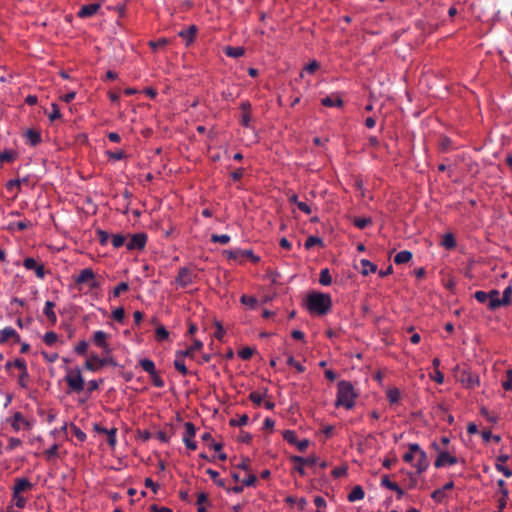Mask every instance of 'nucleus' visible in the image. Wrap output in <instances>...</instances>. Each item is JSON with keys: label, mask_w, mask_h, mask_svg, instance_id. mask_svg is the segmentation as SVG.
Returning a JSON list of instances; mask_svg holds the SVG:
<instances>
[{"label": "nucleus", "mask_w": 512, "mask_h": 512, "mask_svg": "<svg viewBox=\"0 0 512 512\" xmlns=\"http://www.w3.org/2000/svg\"><path fill=\"white\" fill-rule=\"evenodd\" d=\"M307 309L311 313L318 315L327 314L332 306V300L329 294L321 292H312L306 298Z\"/></svg>", "instance_id": "f257e3e1"}, {"label": "nucleus", "mask_w": 512, "mask_h": 512, "mask_svg": "<svg viewBox=\"0 0 512 512\" xmlns=\"http://www.w3.org/2000/svg\"><path fill=\"white\" fill-rule=\"evenodd\" d=\"M337 388L335 406L344 407L347 410L352 409L355 406V400L358 395L351 382L345 380L339 381Z\"/></svg>", "instance_id": "f03ea898"}, {"label": "nucleus", "mask_w": 512, "mask_h": 512, "mask_svg": "<svg viewBox=\"0 0 512 512\" xmlns=\"http://www.w3.org/2000/svg\"><path fill=\"white\" fill-rule=\"evenodd\" d=\"M64 380L71 392H82L85 389V381L82 376V371L79 367L76 368H65Z\"/></svg>", "instance_id": "7ed1b4c3"}, {"label": "nucleus", "mask_w": 512, "mask_h": 512, "mask_svg": "<svg viewBox=\"0 0 512 512\" xmlns=\"http://www.w3.org/2000/svg\"><path fill=\"white\" fill-rule=\"evenodd\" d=\"M408 447L410 450L416 452L413 467L417 470V473L421 474L425 472L430 465L426 452L422 450L417 443H410Z\"/></svg>", "instance_id": "20e7f679"}, {"label": "nucleus", "mask_w": 512, "mask_h": 512, "mask_svg": "<svg viewBox=\"0 0 512 512\" xmlns=\"http://www.w3.org/2000/svg\"><path fill=\"white\" fill-rule=\"evenodd\" d=\"M75 281L77 284L87 285L91 290L99 289L101 286V283L98 281L95 273L91 268L82 269L76 277Z\"/></svg>", "instance_id": "39448f33"}, {"label": "nucleus", "mask_w": 512, "mask_h": 512, "mask_svg": "<svg viewBox=\"0 0 512 512\" xmlns=\"http://www.w3.org/2000/svg\"><path fill=\"white\" fill-rule=\"evenodd\" d=\"M7 422L15 432H19L20 430H30L33 426V423L26 419L20 412H15Z\"/></svg>", "instance_id": "423d86ee"}, {"label": "nucleus", "mask_w": 512, "mask_h": 512, "mask_svg": "<svg viewBox=\"0 0 512 512\" xmlns=\"http://www.w3.org/2000/svg\"><path fill=\"white\" fill-rule=\"evenodd\" d=\"M196 274L188 267H182L178 271V275L175 278V284L178 287L184 288L192 284Z\"/></svg>", "instance_id": "0eeeda50"}, {"label": "nucleus", "mask_w": 512, "mask_h": 512, "mask_svg": "<svg viewBox=\"0 0 512 512\" xmlns=\"http://www.w3.org/2000/svg\"><path fill=\"white\" fill-rule=\"evenodd\" d=\"M195 435H196V429H195L194 424L191 422H186L185 423V433L183 436V442H184L185 446L190 450L197 449V444L193 440Z\"/></svg>", "instance_id": "6e6552de"}, {"label": "nucleus", "mask_w": 512, "mask_h": 512, "mask_svg": "<svg viewBox=\"0 0 512 512\" xmlns=\"http://www.w3.org/2000/svg\"><path fill=\"white\" fill-rule=\"evenodd\" d=\"M457 463H458V459L455 456L450 455L446 451H439L438 456L434 462V466L436 468H441L444 466H452Z\"/></svg>", "instance_id": "1a4fd4ad"}, {"label": "nucleus", "mask_w": 512, "mask_h": 512, "mask_svg": "<svg viewBox=\"0 0 512 512\" xmlns=\"http://www.w3.org/2000/svg\"><path fill=\"white\" fill-rule=\"evenodd\" d=\"M108 335L102 330L95 331L93 334V343L101 348L105 354L111 353V348L107 342Z\"/></svg>", "instance_id": "9d476101"}, {"label": "nucleus", "mask_w": 512, "mask_h": 512, "mask_svg": "<svg viewBox=\"0 0 512 512\" xmlns=\"http://www.w3.org/2000/svg\"><path fill=\"white\" fill-rule=\"evenodd\" d=\"M147 237L144 233H138L131 236L126 246L128 250H140L144 248Z\"/></svg>", "instance_id": "9b49d317"}, {"label": "nucleus", "mask_w": 512, "mask_h": 512, "mask_svg": "<svg viewBox=\"0 0 512 512\" xmlns=\"http://www.w3.org/2000/svg\"><path fill=\"white\" fill-rule=\"evenodd\" d=\"M23 265L27 270H34L36 276L39 279H44V277H45L44 266L41 264H38L34 258L28 257V258L24 259Z\"/></svg>", "instance_id": "f8f14e48"}, {"label": "nucleus", "mask_w": 512, "mask_h": 512, "mask_svg": "<svg viewBox=\"0 0 512 512\" xmlns=\"http://www.w3.org/2000/svg\"><path fill=\"white\" fill-rule=\"evenodd\" d=\"M33 488V484L27 478H17L15 479L14 486L12 488V493L22 494L26 491H29Z\"/></svg>", "instance_id": "ddd939ff"}, {"label": "nucleus", "mask_w": 512, "mask_h": 512, "mask_svg": "<svg viewBox=\"0 0 512 512\" xmlns=\"http://www.w3.org/2000/svg\"><path fill=\"white\" fill-rule=\"evenodd\" d=\"M489 294V302H488V308L490 310H496L497 308L504 306V303H502V298L500 296V292L498 290H490L488 292Z\"/></svg>", "instance_id": "4468645a"}, {"label": "nucleus", "mask_w": 512, "mask_h": 512, "mask_svg": "<svg viewBox=\"0 0 512 512\" xmlns=\"http://www.w3.org/2000/svg\"><path fill=\"white\" fill-rule=\"evenodd\" d=\"M11 338H13L15 342L20 341V337L14 328L5 327L0 331V344L6 342L8 339Z\"/></svg>", "instance_id": "2eb2a0df"}, {"label": "nucleus", "mask_w": 512, "mask_h": 512, "mask_svg": "<svg viewBox=\"0 0 512 512\" xmlns=\"http://www.w3.org/2000/svg\"><path fill=\"white\" fill-rule=\"evenodd\" d=\"M291 460L297 464H301L307 467H313L318 463V458L314 455L308 457L293 456Z\"/></svg>", "instance_id": "dca6fc26"}, {"label": "nucleus", "mask_w": 512, "mask_h": 512, "mask_svg": "<svg viewBox=\"0 0 512 512\" xmlns=\"http://www.w3.org/2000/svg\"><path fill=\"white\" fill-rule=\"evenodd\" d=\"M100 8V4L93 3L89 5H84L78 12L79 17H90L94 15L98 9Z\"/></svg>", "instance_id": "f3484780"}, {"label": "nucleus", "mask_w": 512, "mask_h": 512, "mask_svg": "<svg viewBox=\"0 0 512 512\" xmlns=\"http://www.w3.org/2000/svg\"><path fill=\"white\" fill-rule=\"evenodd\" d=\"M196 31H197L196 26L191 25L188 29L180 31L178 33V35L186 41L187 45H189L194 41Z\"/></svg>", "instance_id": "a211bd4d"}, {"label": "nucleus", "mask_w": 512, "mask_h": 512, "mask_svg": "<svg viewBox=\"0 0 512 512\" xmlns=\"http://www.w3.org/2000/svg\"><path fill=\"white\" fill-rule=\"evenodd\" d=\"M322 105L326 107H342L343 101L338 95H330L321 100Z\"/></svg>", "instance_id": "6ab92c4d"}, {"label": "nucleus", "mask_w": 512, "mask_h": 512, "mask_svg": "<svg viewBox=\"0 0 512 512\" xmlns=\"http://www.w3.org/2000/svg\"><path fill=\"white\" fill-rule=\"evenodd\" d=\"M55 304L54 302L52 301H46L45 303V306H44V309H43V314L47 317V319L49 321H51L53 324L56 323L57 321V316H56V313L54 312L53 308H54Z\"/></svg>", "instance_id": "aec40b11"}, {"label": "nucleus", "mask_w": 512, "mask_h": 512, "mask_svg": "<svg viewBox=\"0 0 512 512\" xmlns=\"http://www.w3.org/2000/svg\"><path fill=\"white\" fill-rule=\"evenodd\" d=\"M203 347V343L202 341L200 340H194V343L191 347L187 348L186 350H183V351H177L178 353V357L181 356V357H192L193 355V352L196 351V350H200L201 348Z\"/></svg>", "instance_id": "412c9836"}, {"label": "nucleus", "mask_w": 512, "mask_h": 512, "mask_svg": "<svg viewBox=\"0 0 512 512\" xmlns=\"http://www.w3.org/2000/svg\"><path fill=\"white\" fill-rule=\"evenodd\" d=\"M365 496L364 490L361 486L357 485L355 486L351 492L348 494V501L349 502H356L359 500H362Z\"/></svg>", "instance_id": "4be33fe9"}, {"label": "nucleus", "mask_w": 512, "mask_h": 512, "mask_svg": "<svg viewBox=\"0 0 512 512\" xmlns=\"http://www.w3.org/2000/svg\"><path fill=\"white\" fill-rule=\"evenodd\" d=\"M139 365L149 375L155 374V372L157 371L156 367H155V364H154V362L151 359H148V358L141 359L139 361Z\"/></svg>", "instance_id": "5701e85b"}, {"label": "nucleus", "mask_w": 512, "mask_h": 512, "mask_svg": "<svg viewBox=\"0 0 512 512\" xmlns=\"http://www.w3.org/2000/svg\"><path fill=\"white\" fill-rule=\"evenodd\" d=\"M92 360L95 361L99 366H106L111 365L113 367L117 366V362L114 360L113 357L110 356V354H106L105 357L100 358L98 356H93Z\"/></svg>", "instance_id": "b1692460"}, {"label": "nucleus", "mask_w": 512, "mask_h": 512, "mask_svg": "<svg viewBox=\"0 0 512 512\" xmlns=\"http://www.w3.org/2000/svg\"><path fill=\"white\" fill-rule=\"evenodd\" d=\"M360 264H361V272L363 275H368V274L374 273L377 270V266L367 259H362L360 261Z\"/></svg>", "instance_id": "393cba45"}, {"label": "nucleus", "mask_w": 512, "mask_h": 512, "mask_svg": "<svg viewBox=\"0 0 512 512\" xmlns=\"http://www.w3.org/2000/svg\"><path fill=\"white\" fill-rule=\"evenodd\" d=\"M412 259V253L407 250H403L398 252L394 257V262L396 264H404L409 262Z\"/></svg>", "instance_id": "a878e982"}, {"label": "nucleus", "mask_w": 512, "mask_h": 512, "mask_svg": "<svg viewBox=\"0 0 512 512\" xmlns=\"http://www.w3.org/2000/svg\"><path fill=\"white\" fill-rule=\"evenodd\" d=\"M11 503L18 509H23L27 504V499L20 493H12Z\"/></svg>", "instance_id": "bb28decb"}, {"label": "nucleus", "mask_w": 512, "mask_h": 512, "mask_svg": "<svg viewBox=\"0 0 512 512\" xmlns=\"http://www.w3.org/2000/svg\"><path fill=\"white\" fill-rule=\"evenodd\" d=\"M184 358L185 357H181V356L178 357V353L176 352V358L174 360V367L177 371H179L182 375L185 376L188 374V370L184 363Z\"/></svg>", "instance_id": "cd10ccee"}, {"label": "nucleus", "mask_w": 512, "mask_h": 512, "mask_svg": "<svg viewBox=\"0 0 512 512\" xmlns=\"http://www.w3.org/2000/svg\"><path fill=\"white\" fill-rule=\"evenodd\" d=\"M225 54L232 58H238L244 54V48L228 46L225 48Z\"/></svg>", "instance_id": "c85d7f7f"}, {"label": "nucleus", "mask_w": 512, "mask_h": 512, "mask_svg": "<svg viewBox=\"0 0 512 512\" xmlns=\"http://www.w3.org/2000/svg\"><path fill=\"white\" fill-rule=\"evenodd\" d=\"M240 301L250 309H254L258 304L257 298L253 296L242 295Z\"/></svg>", "instance_id": "c756f323"}, {"label": "nucleus", "mask_w": 512, "mask_h": 512, "mask_svg": "<svg viewBox=\"0 0 512 512\" xmlns=\"http://www.w3.org/2000/svg\"><path fill=\"white\" fill-rule=\"evenodd\" d=\"M319 282L323 286H329L332 283V278L327 268L321 270Z\"/></svg>", "instance_id": "7c9ffc66"}, {"label": "nucleus", "mask_w": 512, "mask_h": 512, "mask_svg": "<svg viewBox=\"0 0 512 512\" xmlns=\"http://www.w3.org/2000/svg\"><path fill=\"white\" fill-rule=\"evenodd\" d=\"M43 341L48 346H54L58 342V335L53 331L46 332L43 336Z\"/></svg>", "instance_id": "2f4dec72"}, {"label": "nucleus", "mask_w": 512, "mask_h": 512, "mask_svg": "<svg viewBox=\"0 0 512 512\" xmlns=\"http://www.w3.org/2000/svg\"><path fill=\"white\" fill-rule=\"evenodd\" d=\"M58 449H59V445L57 443H54L49 449H47L44 452L45 458L47 460H52V459L58 457Z\"/></svg>", "instance_id": "473e14b6"}, {"label": "nucleus", "mask_w": 512, "mask_h": 512, "mask_svg": "<svg viewBox=\"0 0 512 512\" xmlns=\"http://www.w3.org/2000/svg\"><path fill=\"white\" fill-rule=\"evenodd\" d=\"M155 337H156L157 341L161 342V341L168 339L169 333L164 326H159L155 330Z\"/></svg>", "instance_id": "72a5a7b5"}, {"label": "nucleus", "mask_w": 512, "mask_h": 512, "mask_svg": "<svg viewBox=\"0 0 512 512\" xmlns=\"http://www.w3.org/2000/svg\"><path fill=\"white\" fill-rule=\"evenodd\" d=\"M125 242H126V238L122 234H115V235H112V237H111V243L114 248H119V247L123 246L125 244Z\"/></svg>", "instance_id": "f704fd0d"}, {"label": "nucleus", "mask_w": 512, "mask_h": 512, "mask_svg": "<svg viewBox=\"0 0 512 512\" xmlns=\"http://www.w3.org/2000/svg\"><path fill=\"white\" fill-rule=\"evenodd\" d=\"M105 434L107 435L108 444L112 448L115 447L116 442H117V439H116L117 430H116V428H111L110 430H105Z\"/></svg>", "instance_id": "c9c22d12"}, {"label": "nucleus", "mask_w": 512, "mask_h": 512, "mask_svg": "<svg viewBox=\"0 0 512 512\" xmlns=\"http://www.w3.org/2000/svg\"><path fill=\"white\" fill-rule=\"evenodd\" d=\"M251 122H252L251 112L242 113L241 118H240L241 125L247 129H252Z\"/></svg>", "instance_id": "e433bc0d"}, {"label": "nucleus", "mask_w": 512, "mask_h": 512, "mask_svg": "<svg viewBox=\"0 0 512 512\" xmlns=\"http://www.w3.org/2000/svg\"><path fill=\"white\" fill-rule=\"evenodd\" d=\"M372 223L371 218L358 217L354 219V224L359 229H364L366 226Z\"/></svg>", "instance_id": "4c0bfd02"}, {"label": "nucleus", "mask_w": 512, "mask_h": 512, "mask_svg": "<svg viewBox=\"0 0 512 512\" xmlns=\"http://www.w3.org/2000/svg\"><path fill=\"white\" fill-rule=\"evenodd\" d=\"M51 109L52 111L48 115L50 121H55L56 119H60L62 117L57 104L52 103Z\"/></svg>", "instance_id": "58836bf2"}, {"label": "nucleus", "mask_w": 512, "mask_h": 512, "mask_svg": "<svg viewBox=\"0 0 512 512\" xmlns=\"http://www.w3.org/2000/svg\"><path fill=\"white\" fill-rule=\"evenodd\" d=\"M211 241L214 242V243L218 242V243H221V244H227L230 241V236L227 235V234H221V235L213 234L211 236Z\"/></svg>", "instance_id": "ea45409f"}, {"label": "nucleus", "mask_w": 512, "mask_h": 512, "mask_svg": "<svg viewBox=\"0 0 512 512\" xmlns=\"http://www.w3.org/2000/svg\"><path fill=\"white\" fill-rule=\"evenodd\" d=\"M511 296H512V286H507L502 294V303H504V306L509 305L511 302Z\"/></svg>", "instance_id": "a19ab883"}, {"label": "nucleus", "mask_w": 512, "mask_h": 512, "mask_svg": "<svg viewBox=\"0 0 512 512\" xmlns=\"http://www.w3.org/2000/svg\"><path fill=\"white\" fill-rule=\"evenodd\" d=\"M102 382H103L102 379H98V380L93 379V380L88 381L86 384V391L88 393H91V392L97 390Z\"/></svg>", "instance_id": "79ce46f5"}, {"label": "nucleus", "mask_w": 512, "mask_h": 512, "mask_svg": "<svg viewBox=\"0 0 512 512\" xmlns=\"http://www.w3.org/2000/svg\"><path fill=\"white\" fill-rule=\"evenodd\" d=\"M286 362L288 365L293 366L300 373L305 371V367L301 363L297 362L291 355L287 357Z\"/></svg>", "instance_id": "37998d69"}, {"label": "nucleus", "mask_w": 512, "mask_h": 512, "mask_svg": "<svg viewBox=\"0 0 512 512\" xmlns=\"http://www.w3.org/2000/svg\"><path fill=\"white\" fill-rule=\"evenodd\" d=\"M28 380H29V373L28 370H24L20 372L19 378H18V384L22 388L28 387Z\"/></svg>", "instance_id": "c03bdc74"}, {"label": "nucleus", "mask_w": 512, "mask_h": 512, "mask_svg": "<svg viewBox=\"0 0 512 512\" xmlns=\"http://www.w3.org/2000/svg\"><path fill=\"white\" fill-rule=\"evenodd\" d=\"M283 438L290 444L295 445L297 443V436L293 430H286L283 433Z\"/></svg>", "instance_id": "a18cd8bd"}, {"label": "nucleus", "mask_w": 512, "mask_h": 512, "mask_svg": "<svg viewBox=\"0 0 512 512\" xmlns=\"http://www.w3.org/2000/svg\"><path fill=\"white\" fill-rule=\"evenodd\" d=\"M318 244H322V239L316 236H310L307 238L304 245L306 249H310Z\"/></svg>", "instance_id": "49530a36"}, {"label": "nucleus", "mask_w": 512, "mask_h": 512, "mask_svg": "<svg viewBox=\"0 0 512 512\" xmlns=\"http://www.w3.org/2000/svg\"><path fill=\"white\" fill-rule=\"evenodd\" d=\"M502 387L506 391H512V370L506 372V379L502 383Z\"/></svg>", "instance_id": "de8ad7c7"}, {"label": "nucleus", "mask_w": 512, "mask_h": 512, "mask_svg": "<svg viewBox=\"0 0 512 512\" xmlns=\"http://www.w3.org/2000/svg\"><path fill=\"white\" fill-rule=\"evenodd\" d=\"M112 317L117 322H122L125 317V311L122 307H118L112 311Z\"/></svg>", "instance_id": "09e8293b"}, {"label": "nucleus", "mask_w": 512, "mask_h": 512, "mask_svg": "<svg viewBox=\"0 0 512 512\" xmlns=\"http://www.w3.org/2000/svg\"><path fill=\"white\" fill-rule=\"evenodd\" d=\"M387 398L388 400L391 402V403H396L399 401L400 399V392L398 389L394 388V389H390L388 392H387Z\"/></svg>", "instance_id": "8fccbe9b"}, {"label": "nucleus", "mask_w": 512, "mask_h": 512, "mask_svg": "<svg viewBox=\"0 0 512 512\" xmlns=\"http://www.w3.org/2000/svg\"><path fill=\"white\" fill-rule=\"evenodd\" d=\"M252 355H253V349H251L250 347H244L238 351V356L242 360H248L251 358Z\"/></svg>", "instance_id": "3c124183"}, {"label": "nucleus", "mask_w": 512, "mask_h": 512, "mask_svg": "<svg viewBox=\"0 0 512 512\" xmlns=\"http://www.w3.org/2000/svg\"><path fill=\"white\" fill-rule=\"evenodd\" d=\"M474 297L479 303L488 304L489 302V294L485 291H476Z\"/></svg>", "instance_id": "603ef678"}, {"label": "nucleus", "mask_w": 512, "mask_h": 512, "mask_svg": "<svg viewBox=\"0 0 512 512\" xmlns=\"http://www.w3.org/2000/svg\"><path fill=\"white\" fill-rule=\"evenodd\" d=\"M149 376H150L151 381L155 387H157V388L164 387L165 383H164L163 379L159 376L157 371L155 372V374H151Z\"/></svg>", "instance_id": "864d4df0"}, {"label": "nucleus", "mask_w": 512, "mask_h": 512, "mask_svg": "<svg viewBox=\"0 0 512 512\" xmlns=\"http://www.w3.org/2000/svg\"><path fill=\"white\" fill-rule=\"evenodd\" d=\"M127 290H128V284L126 282H121L114 288V290L112 292V296L118 297L122 292H125Z\"/></svg>", "instance_id": "5fc2aeb1"}, {"label": "nucleus", "mask_w": 512, "mask_h": 512, "mask_svg": "<svg viewBox=\"0 0 512 512\" xmlns=\"http://www.w3.org/2000/svg\"><path fill=\"white\" fill-rule=\"evenodd\" d=\"M87 347H88V343L86 341L82 340L77 343L74 350L77 354L83 355L86 353Z\"/></svg>", "instance_id": "6e6d98bb"}, {"label": "nucleus", "mask_w": 512, "mask_h": 512, "mask_svg": "<svg viewBox=\"0 0 512 512\" xmlns=\"http://www.w3.org/2000/svg\"><path fill=\"white\" fill-rule=\"evenodd\" d=\"M443 246L451 249L455 246V240L452 234H446L443 238Z\"/></svg>", "instance_id": "4d7b16f0"}, {"label": "nucleus", "mask_w": 512, "mask_h": 512, "mask_svg": "<svg viewBox=\"0 0 512 512\" xmlns=\"http://www.w3.org/2000/svg\"><path fill=\"white\" fill-rule=\"evenodd\" d=\"M72 432L74 436L81 442L86 439V434L77 426L71 425Z\"/></svg>", "instance_id": "13d9d810"}, {"label": "nucleus", "mask_w": 512, "mask_h": 512, "mask_svg": "<svg viewBox=\"0 0 512 512\" xmlns=\"http://www.w3.org/2000/svg\"><path fill=\"white\" fill-rule=\"evenodd\" d=\"M248 416L246 414L241 415L238 419H232L230 424L233 426H243L248 422Z\"/></svg>", "instance_id": "bf43d9fd"}, {"label": "nucleus", "mask_w": 512, "mask_h": 512, "mask_svg": "<svg viewBox=\"0 0 512 512\" xmlns=\"http://www.w3.org/2000/svg\"><path fill=\"white\" fill-rule=\"evenodd\" d=\"M15 154L11 151L0 152V162H11L14 160Z\"/></svg>", "instance_id": "052dcab7"}, {"label": "nucleus", "mask_w": 512, "mask_h": 512, "mask_svg": "<svg viewBox=\"0 0 512 512\" xmlns=\"http://www.w3.org/2000/svg\"><path fill=\"white\" fill-rule=\"evenodd\" d=\"M507 498H508V490L503 489L502 496L498 499V507L500 510H503L506 507Z\"/></svg>", "instance_id": "680f3d73"}, {"label": "nucleus", "mask_w": 512, "mask_h": 512, "mask_svg": "<svg viewBox=\"0 0 512 512\" xmlns=\"http://www.w3.org/2000/svg\"><path fill=\"white\" fill-rule=\"evenodd\" d=\"M381 485L387 489H390L393 491V489H396V483L391 482L389 477L387 475H384L381 479Z\"/></svg>", "instance_id": "e2e57ef3"}, {"label": "nucleus", "mask_w": 512, "mask_h": 512, "mask_svg": "<svg viewBox=\"0 0 512 512\" xmlns=\"http://www.w3.org/2000/svg\"><path fill=\"white\" fill-rule=\"evenodd\" d=\"M107 156L109 159H112V160H115V161H118V160H121L124 158V152L122 150H118V151H108L107 152Z\"/></svg>", "instance_id": "0e129e2a"}, {"label": "nucleus", "mask_w": 512, "mask_h": 512, "mask_svg": "<svg viewBox=\"0 0 512 512\" xmlns=\"http://www.w3.org/2000/svg\"><path fill=\"white\" fill-rule=\"evenodd\" d=\"M22 444V441L19 438L11 437L8 440V446L7 450L11 451L15 449L16 447L20 446Z\"/></svg>", "instance_id": "69168bd1"}, {"label": "nucleus", "mask_w": 512, "mask_h": 512, "mask_svg": "<svg viewBox=\"0 0 512 512\" xmlns=\"http://www.w3.org/2000/svg\"><path fill=\"white\" fill-rule=\"evenodd\" d=\"M496 469L499 471V472H502L503 475L507 478L511 477L512 476V471L505 465L501 464V463H497L496 464Z\"/></svg>", "instance_id": "338daca9"}, {"label": "nucleus", "mask_w": 512, "mask_h": 512, "mask_svg": "<svg viewBox=\"0 0 512 512\" xmlns=\"http://www.w3.org/2000/svg\"><path fill=\"white\" fill-rule=\"evenodd\" d=\"M332 474L336 478L345 476L347 474V468L345 466L336 467L333 469Z\"/></svg>", "instance_id": "774afa93"}]
</instances>
